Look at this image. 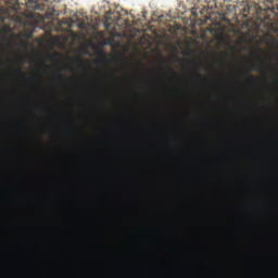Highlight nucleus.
<instances>
[{
	"instance_id": "obj_6",
	"label": "nucleus",
	"mask_w": 278,
	"mask_h": 278,
	"mask_svg": "<svg viewBox=\"0 0 278 278\" xmlns=\"http://www.w3.org/2000/svg\"><path fill=\"white\" fill-rule=\"evenodd\" d=\"M248 78H249L250 80H252L253 83H256V81H257V78H255V76H248Z\"/></svg>"
},
{
	"instance_id": "obj_8",
	"label": "nucleus",
	"mask_w": 278,
	"mask_h": 278,
	"mask_svg": "<svg viewBox=\"0 0 278 278\" xmlns=\"http://www.w3.org/2000/svg\"><path fill=\"white\" fill-rule=\"evenodd\" d=\"M255 55H256L257 60H258L260 62H262V54L255 53Z\"/></svg>"
},
{
	"instance_id": "obj_7",
	"label": "nucleus",
	"mask_w": 278,
	"mask_h": 278,
	"mask_svg": "<svg viewBox=\"0 0 278 278\" xmlns=\"http://www.w3.org/2000/svg\"><path fill=\"white\" fill-rule=\"evenodd\" d=\"M195 77L199 78V79H202V78H203V76H202L201 73H199V72L195 73Z\"/></svg>"
},
{
	"instance_id": "obj_10",
	"label": "nucleus",
	"mask_w": 278,
	"mask_h": 278,
	"mask_svg": "<svg viewBox=\"0 0 278 278\" xmlns=\"http://www.w3.org/2000/svg\"><path fill=\"white\" fill-rule=\"evenodd\" d=\"M115 20H118L119 18V15H117L116 17H114Z\"/></svg>"
},
{
	"instance_id": "obj_3",
	"label": "nucleus",
	"mask_w": 278,
	"mask_h": 278,
	"mask_svg": "<svg viewBox=\"0 0 278 278\" xmlns=\"http://www.w3.org/2000/svg\"><path fill=\"white\" fill-rule=\"evenodd\" d=\"M78 66H85V62L83 60H74Z\"/></svg>"
},
{
	"instance_id": "obj_1",
	"label": "nucleus",
	"mask_w": 278,
	"mask_h": 278,
	"mask_svg": "<svg viewBox=\"0 0 278 278\" xmlns=\"http://www.w3.org/2000/svg\"><path fill=\"white\" fill-rule=\"evenodd\" d=\"M110 20H112L111 15H110V14L105 15L104 27H105L106 29H110V27H111Z\"/></svg>"
},
{
	"instance_id": "obj_5",
	"label": "nucleus",
	"mask_w": 278,
	"mask_h": 278,
	"mask_svg": "<svg viewBox=\"0 0 278 278\" xmlns=\"http://www.w3.org/2000/svg\"><path fill=\"white\" fill-rule=\"evenodd\" d=\"M56 78H59L60 80H63L64 78L63 73H56Z\"/></svg>"
},
{
	"instance_id": "obj_4",
	"label": "nucleus",
	"mask_w": 278,
	"mask_h": 278,
	"mask_svg": "<svg viewBox=\"0 0 278 278\" xmlns=\"http://www.w3.org/2000/svg\"><path fill=\"white\" fill-rule=\"evenodd\" d=\"M13 72L16 73V74H22L23 73L21 66H17L16 68H14Z\"/></svg>"
},
{
	"instance_id": "obj_2",
	"label": "nucleus",
	"mask_w": 278,
	"mask_h": 278,
	"mask_svg": "<svg viewBox=\"0 0 278 278\" xmlns=\"http://www.w3.org/2000/svg\"><path fill=\"white\" fill-rule=\"evenodd\" d=\"M252 68H253V71H263L262 64H253Z\"/></svg>"
},
{
	"instance_id": "obj_9",
	"label": "nucleus",
	"mask_w": 278,
	"mask_h": 278,
	"mask_svg": "<svg viewBox=\"0 0 278 278\" xmlns=\"http://www.w3.org/2000/svg\"><path fill=\"white\" fill-rule=\"evenodd\" d=\"M169 73H174V68H168Z\"/></svg>"
}]
</instances>
